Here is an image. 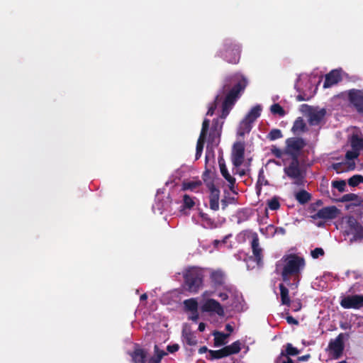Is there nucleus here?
<instances>
[{
  "instance_id": "0eeeda50",
  "label": "nucleus",
  "mask_w": 363,
  "mask_h": 363,
  "mask_svg": "<svg viewBox=\"0 0 363 363\" xmlns=\"http://www.w3.org/2000/svg\"><path fill=\"white\" fill-rule=\"evenodd\" d=\"M344 349V335L340 333L335 339L330 340L326 351L332 359H338L342 356Z\"/></svg>"
},
{
  "instance_id": "6e6d98bb",
  "label": "nucleus",
  "mask_w": 363,
  "mask_h": 363,
  "mask_svg": "<svg viewBox=\"0 0 363 363\" xmlns=\"http://www.w3.org/2000/svg\"><path fill=\"white\" fill-rule=\"evenodd\" d=\"M179 345L178 344L169 345L167 347V350L169 353L176 352L179 350Z\"/></svg>"
},
{
  "instance_id": "f3484780",
  "label": "nucleus",
  "mask_w": 363,
  "mask_h": 363,
  "mask_svg": "<svg viewBox=\"0 0 363 363\" xmlns=\"http://www.w3.org/2000/svg\"><path fill=\"white\" fill-rule=\"evenodd\" d=\"M210 279L215 287L223 286L225 290L231 291L230 286H225V276L222 271H213L210 274Z\"/></svg>"
},
{
  "instance_id": "5701e85b",
  "label": "nucleus",
  "mask_w": 363,
  "mask_h": 363,
  "mask_svg": "<svg viewBox=\"0 0 363 363\" xmlns=\"http://www.w3.org/2000/svg\"><path fill=\"white\" fill-rule=\"evenodd\" d=\"M154 352L155 354L147 359L146 363H160L162 359L167 354L166 352L160 350L157 345L154 346Z\"/></svg>"
},
{
  "instance_id": "6ab92c4d",
  "label": "nucleus",
  "mask_w": 363,
  "mask_h": 363,
  "mask_svg": "<svg viewBox=\"0 0 363 363\" xmlns=\"http://www.w3.org/2000/svg\"><path fill=\"white\" fill-rule=\"evenodd\" d=\"M326 113L324 108L317 111L313 110L308 113V123L311 125H318L323 119Z\"/></svg>"
},
{
  "instance_id": "bb28decb",
  "label": "nucleus",
  "mask_w": 363,
  "mask_h": 363,
  "mask_svg": "<svg viewBox=\"0 0 363 363\" xmlns=\"http://www.w3.org/2000/svg\"><path fill=\"white\" fill-rule=\"evenodd\" d=\"M214 335V346L220 347L224 345L226 343V339L228 337V334H225L221 332L215 331L213 333Z\"/></svg>"
},
{
  "instance_id": "680f3d73",
  "label": "nucleus",
  "mask_w": 363,
  "mask_h": 363,
  "mask_svg": "<svg viewBox=\"0 0 363 363\" xmlns=\"http://www.w3.org/2000/svg\"><path fill=\"white\" fill-rule=\"evenodd\" d=\"M218 296L220 298L221 301H225L228 298V295L225 292H219Z\"/></svg>"
},
{
  "instance_id": "1a4fd4ad",
  "label": "nucleus",
  "mask_w": 363,
  "mask_h": 363,
  "mask_svg": "<svg viewBox=\"0 0 363 363\" xmlns=\"http://www.w3.org/2000/svg\"><path fill=\"white\" fill-rule=\"evenodd\" d=\"M348 99L356 111L363 114V89H350L348 91Z\"/></svg>"
},
{
  "instance_id": "dca6fc26",
  "label": "nucleus",
  "mask_w": 363,
  "mask_h": 363,
  "mask_svg": "<svg viewBox=\"0 0 363 363\" xmlns=\"http://www.w3.org/2000/svg\"><path fill=\"white\" fill-rule=\"evenodd\" d=\"M252 239L251 242V247L252 250V254L255 257V260L257 262L258 266L262 264V249L259 246V240L258 235L255 233L252 235Z\"/></svg>"
},
{
  "instance_id": "412c9836",
  "label": "nucleus",
  "mask_w": 363,
  "mask_h": 363,
  "mask_svg": "<svg viewBox=\"0 0 363 363\" xmlns=\"http://www.w3.org/2000/svg\"><path fill=\"white\" fill-rule=\"evenodd\" d=\"M182 338L184 342L189 346H195L198 343L196 335L189 329L184 328L182 330Z\"/></svg>"
},
{
  "instance_id": "3c124183",
  "label": "nucleus",
  "mask_w": 363,
  "mask_h": 363,
  "mask_svg": "<svg viewBox=\"0 0 363 363\" xmlns=\"http://www.w3.org/2000/svg\"><path fill=\"white\" fill-rule=\"evenodd\" d=\"M359 153L357 150H349L345 154V158L348 160H352L358 157Z\"/></svg>"
},
{
  "instance_id": "4468645a",
  "label": "nucleus",
  "mask_w": 363,
  "mask_h": 363,
  "mask_svg": "<svg viewBox=\"0 0 363 363\" xmlns=\"http://www.w3.org/2000/svg\"><path fill=\"white\" fill-rule=\"evenodd\" d=\"M284 172L290 179L298 178L304 173L300 168L299 159H291L289 166L284 167Z\"/></svg>"
},
{
  "instance_id": "423d86ee",
  "label": "nucleus",
  "mask_w": 363,
  "mask_h": 363,
  "mask_svg": "<svg viewBox=\"0 0 363 363\" xmlns=\"http://www.w3.org/2000/svg\"><path fill=\"white\" fill-rule=\"evenodd\" d=\"M348 229L345 231L347 235H352L350 239V243L361 242L363 240V225H362L357 219L350 216L347 220Z\"/></svg>"
},
{
  "instance_id": "a878e982",
  "label": "nucleus",
  "mask_w": 363,
  "mask_h": 363,
  "mask_svg": "<svg viewBox=\"0 0 363 363\" xmlns=\"http://www.w3.org/2000/svg\"><path fill=\"white\" fill-rule=\"evenodd\" d=\"M307 130L306 125L302 118L298 117L294 123L291 130L294 134L304 133Z\"/></svg>"
},
{
  "instance_id": "e2e57ef3",
  "label": "nucleus",
  "mask_w": 363,
  "mask_h": 363,
  "mask_svg": "<svg viewBox=\"0 0 363 363\" xmlns=\"http://www.w3.org/2000/svg\"><path fill=\"white\" fill-rule=\"evenodd\" d=\"M221 206L223 210H225L227 208V206H228V201H227L226 199H223L221 200Z\"/></svg>"
},
{
  "instance_id": "0e129e2a",
  "label": "nucleus",
  "mask_w": 363,
  "mask_h": 363,
  "mask_svg": "<svg viewBox=\"0 0 363 363\" xmlns=\"http://www.w3.org/2000/svg\"><path fill=\"white\" fill-rule=\"evenodd\" d=\"M210 350H208L207 347L206 346H203V347H201L199 349V354H203L206 352H208Z\"/></svg>"
},
{
  "instance_id": "72a5a7b5",
  "label": "nucleus",
  "mask_w": 363,
  "mask_h": 363,
  "mask_svg": "<svg viewBox=\"0 0 363 363\" xmlns=\"http://www.w3.org/2000/svg\"><path fill=\"white\" fill-rule=\"evenodd\" d=\"M252 128V125L249 122L242 120L240 124L238 134L240 136H244L246 133H249Z\"/></svg>"
},
{
  "instance_id": "f03ea898",
  "label": "nucleus",
  "mask_w": 363,
  "mask_h": 363,
  "mask_svg": "<svg viewBox=\"0 0 363 363\" xmlns=\"http://www.w3.org/2000/svg\"><path fill=\"white\" fill-rule=\"evenodd\" d=\"M283 268L281 273L283 281L291 285V279L299 281V276L304 269L306 262L303 257L296 254H289L284 255L281 258Z\"/></svg>"
},
{
  "instance_id": "c03bdc74",
  "label": "nucleus",
  "mask_w": 363,
  "mask_h": 363,
  "mask_svg": "<svg viewBox=\"0 0 363 363\" xmlns=\"http://www.w3.org/2000/svg\"><path fill=\"white\" fill-rule=\"evenodd\" d=\"M220 94H221L220 93L216 96L214 101L208 107V111L206 113L208 116H213L214 114L215 110L216 109L218 103L220 100Z\"/></svg>"
},
{
  "instance_id": "09e8293b",
  "label": "nucleus",
  "mask_w": 363,
  "mask_h": 363,
  "mask_svg": "<svg viewBox=\"0 0 363 363\" xmlns=\"http://www.w3.org/2000/svg\"><path fill=\"white\" fill-rule=\"evenodd\" d=\"M325 254V252L323 248L321 247H316L314 250H311V255L313 259H317L320 256H323Z\"/></svg>"
},
{
  "instance_id": "4d7b16f0",
  "label": "nucleus",
  "mask_w": 363,
  "mask_h": 363,
  "mask_svg": "<svg viewBox=\"0 0 363 363\" xmlns=\"http://www.w3.org/2000/svg\"><path fill=\"white\" fill-rule=\"evenodd\" d=\"M286 320L289 324L295 325H298V321L291 315L286 316Z\"/></svg>"
},
{
  "instance_id": "f704fd0d",
  "label": "nucleus",
  "mask_w": 363,
  "mask_h": 363,
  "mask_svg": "<svg viewBox=\"0 0 363 363\" xmlns=\"http://www.w3.org/2000/svg\"><path fill=\"white\" fill-rule=\"evenodd\" d=\"M184 308L187 311L196 312L198 311V303L194 298L186 299L184 301Z\"/></svg>"
},
{
  "instance_id": "f257e3e1",
  "label": "nucleus",
  "mask_w": 363,
  "mask_h": 363,
  "mask_svg": "<svg viewBox=\"0 0 363 363\" xmlns=\"http://www.w3.org/2000/svg\"><path fill=\"white\" fill-rule=\"evenodd\" d=\"M247 84V79L242 75L235 74L225 78L220 94H224L225 91L228 93L222 104L220 119L223 121L227 117Z\"/></svg>"
},
{
  "instance_id": "69168bd1",
  "label": "nucleus",
  "mask_w": 363,
  "mask_h": 363,
  "mask_svg": "<svg viewBox=\"0 0 363 363\" xmlns=\"http://www.w3.org/2000/svg\"><path fill=\"white\" fill-rule=\"evenodd\" d=\"M205 328H206V324L204 323H200L199 325L198 330L200 332H203L205 330Z\"/></svg>"
},
{
  "instance_id": "7ed1b4c3",
  "label": "nucleus",
  "mask_w": 363,
  "mask_h": 363,
  "mask_svg": "<svg viewBox=\"0 0 363 363\" xmlns=\"http://www.w3.org/2000/svg\"><path fill=\"white\" fill-rule=\"evenodd\" d=\"M184 284L185 291L196 294L203 286V272L201 268L190 267L183 272Z\"/></svg>"
},
{
  "instance_id": "b1692460",
  "label": "nucleus",
  "mask_w": 363,
  "mask_h": 363,
  "mask_svg": "<svg viewBox=\"0 0 363 363\" xmlns=\"http://www.w3.org/2000/svg\"><path fill=\"white\" fill-rule=\"evenodd\" d=\"M295 199L301 205H304L311 199V194L304 189H301L295 194Z\"/></svg>"
},
{
  "instance_id": "5fc2aeb1",
  "label": "nucleus",
  "mask_w": 363,
  "mask_h": 363,
  "mask_svg": "<svg viewBox=\"0 0 363 363\" xmlns=\"http://www.w3.org/2000/svg\"><path fill=\"white\" fill-rule=\"evenodd\" d=\"M345 163L343 162H337V163H333L332 164V168L335 170L337 173L343 172L345 169L343 168V166H345Z\"/></svg>"
},
{
  "instance_id": "20e7f679",
  "label": "nucleus",
  "mask_w": 363,
  "mask_h": 363,
  "mask_svg": "<svg viewBox=\"0 0 363 363\" xmlns=\"http://www.w3.org/2000/svg\"><path fill=\"white\" fill-rule=\"evenodd\" d=\"M240 45L230 38L224 40L218 55L230 64H238L240 58Z\"/></svg>"
},
{
  "instance_id": "37998d69",
  "label": "nucleus",
  "mask_w": 363,
  "mask_h": 363,
  "mask_svg": "<svg viewBox=\"0 0 363 363\" xmlns=\"http://www.w3.org/2000/svg\"><path fill=\"white\" fill-rule=\"evenodd\" d=\"M195 205L194 199L188 194H184L183 196V207L185 208H191Z\"/></svg>"
},
{
  "instance_id": "473e14b6",
  "label": "nucleus",
  "mask_w": 363,
  "mask_h": 363,
  "mask_svg": "<svg viewBox=\"0 0 363 363\" xmlns=\"http://www.w3.org/2000/svg\"><path fill=\"white\" fill-rule=\"evenodd\" d=\"M340 202H347V201H356L355 203H354V206H359L361 203V200L359 198L358 195L350 193L343 195L341 199L339 200Z\"/></svg>"
},
{
  "instance_id": "864d4df0",
  "label": "nucleus",
  "mask_w": 363,
  "mask_h": 363,
  "mask_svg": "<svg viewBox=\"0 0 363 363\" xmlns=\"http://www.w3.org/2000/svg\"><path fill=\"white\" fill-rule=\"evenodd\" d=\"M202 179H203V182L206 184V186L207 187H208V183L214 184L213 181L212 179H211V178H210V172H209L208 170H206L203 173Z\"/></svg>"
},
{
  "instance_id": "ddd939ff",
  "label": "nucleus",
  "mask_w": 363,
  "mask_h": 363,
  "mask_svg": "<svg viewBox=\"0 0 363 363\" xmlns=\"http://www.w3.org/2000/svg\"><path fill=\"white\" fill-rule=\"evenodd\" d=\"M218 164H219L221 175L229 183L228 187H229L230 190L233 193L237 194V192L235 191V184L236 180L228 172V169L226 167L225 162L222 157L218 158Z\"/></svg>"
},
{
  "instance_id": "9d476101",
  "label": "nucleus",
  "mask_w": 363,
  "mask_h": 363,
  "mask_svg": "<svg viewBox=\"0 0 363 363\" xmlns=\"http://www.w3.org/2000/svg\"><path fill=\"white\" fill-rule=\"evenodd\" d=\"M245 157V146L243 143L238 142L233 145L232 150V163L235 167L242 165Z\"/></svg>"
},
{
  "instance_id": "a19ab883",
  "label": "nucleus",
  "mask_w": 363,
  "mask_h": 363,
  "mask_svg": "<svg viewBox=\"0 0 363 363\" xmlns=\"http://www.w3.org/2000/svg\"><path fill=\"white\" fill-rule=\"evenodd\" d=\"M271 112L274 115H279V116H284L286 112L283 107L279 104H274L270 107Z\"/></svg>"
},
{
  "instance_id": "a211bd4d",
  "label": "nucleus",
  "mask_w": 363,
  "mask_h": 363,
  "mask_svg": "<svg viewBox=\"0 0 363 363\" xmlns=\"http://www.w3.org/2000/svg\"><path fill=\"white\" fill-rule=\"evenodd\" d=\"M341 80L342 77L340 73L337 70L333 69L325 75L323 88L325 89L331 87L333 85L337 84Z\"/></svg>"
},
{
  "instance_id": "393cba45",
  "label": "nucleus",
  "mask_w": 363,
  "mask_h": 363,
  "mask_svg": "<svg viewBox=\"0 0 363 363\" xmlns=\"http://www.w3.org/2000/svg\"><path fill=\"white\" fill-rule=\"evenodd\" d=\"M279 288L280 290L281 304L289 306L291 304V300L289 295V289L284 285V284H279Z\"/></svg>"
},
{
  "instance_id": "8fccbe9b",
  "label": "nucleus",
  "mask_w": 363,
  "mask_h": 363,
  "mask_svg": "<svg viewBox=\"0 0 363 363\" xmlns=\"http://www.w3.org/2000/svg\"><path fill=\"white\" fill-rule=\"evenodd\" d=\"M271 152L278 159L281 158L284 154L283 151L275 145L272 146Z\"/></svg>"
},
{
  "instance_id": "052dcab7",
  "label": "nucleus",
  "mask_w": 363,
  "mask_h": 363,
  "mask_svg": "<svg viewBox=\"0 0 363 363\" xmlns=\"http://www.w3.org/2000/svg\"><path fill=\"white\" fill-rule=\"evenodd\" d=\"M293 311L296 312L301 310V303L300 302L294 303L292 306Z\"/></svg>"
},
{
  "instance_id": "a18cd8bd",
  "label": "nucleus",
  "mask_w": 363,
  "mask_h": 363,
  "mask_svg": "<svg viewBox=\"0 0 363 363\" xmlns=\"http://www.w3.org/2000/svg\"><path fill=\"white\" fill-rule=\"evenodd\" d=\"M210 125V120L205 118L202 123V128L200 133V136L207 138L208 131Z\"/></svg>"
},
{
  "instance_id": "2eb2a0df",
  "label": "nucleus",
  "mask_w": 363,
  "mask_h": 363,
  "mask_svg": "<svg viewBox=\"0 0 363 363\" xmlns=\"http://www.w3.org/2000/svg\"><path fill=\"white\" fill-rule=\"evenodd\" d=\"M338 211L339 210L334 206L324 207L320 209L312 218L313 219H333L337 217Z\"/></svg>"
},
{
  "instance_id": "6e6552de",
  "label": "nucleus",
  "mask_w": 363,
  "mask_h": 363,
  "mask_svg": "<svg viewBox=\"0 0 363 363\" xmlns=\"http://www.w3.org/2000/svg\"><path fill=\"white\" fill-rule=\"evenodd\" d=\"M340 304L345 309H360L363 308V295L354 294L342 296Z\"/></svg>"
},
{
  "instance_id": "f8f14e48",
  "label": "nucleus",
  "mask_w": 363,
  "mask_h": 363,
  "mask_svg": "<svg viewBox=\"0 0 363 363\" xmlns=\"http://www.w3.org/2000/svg\"><path fill=\"white\" fill-rule=\"evenodd\" d=\"M208 189L210 191V208L213 211H216L219 209L220 190L214 184L211 183L208 184Z\"/></svg>"
},
{
  "instance_id": "2f4dec72",
  "label": "nucleus",
  "mask_w": 363,
  "mask_h": 363,
  "mask_svg": "<svg viewBox=\"0 0 363 363\" xmlns=\"http://www.w3.org/2000/svg\"><path fill=\"white\" fill-rule=\"evenodd\" d=\"M268 184H269V182L267 179H265V177L264 174V170L262 168L259 171L258 179H257V184H256V189L257 191V194L260 193V191L262 190V185H268Z\"/></svg>"
},
{
  "instance_id": "bf43d9fd",
  "label": "nucleus",
  "mask_w": 363,
  "mask_h": 363,
  "mask_svg": "<svg viewBox=\"0 0 363 363\" xmlns=\"http://www.w3.org/2000/svg\"><path fill=\"white\" fill-rule=\"evenodd\" d=\"M245 120V121L247 122H249V123L252 124L256 121L255 119H254V118L250 116L249 113H247L246 115V116L245 117V118L243 119Z\"/></svg>"
},
{
  "instance_id": "e433bc0d",
  "label": "nucleus",
  "mask_w": 363,
  "mask_h": 363,
  "mask_svg": "<svg viewBox=\"0 0 363 363\" xmlns=\"http://www.w3.org/2000/svg\"><path fill=\"white\" fill-rule=\"evenodd\" d=\"M223 123L224 121H222L220 118H214L210 130L221 134Z\"/></svg>"
},
{
  "instance_id": "49530a36",
  "label": "nucleus",
  "mask_w": 363,
  "mask_h": 363,
  "mask_svg": "<svg viewBox=\"0 0 363 363\" xmlns=\"http://www.w3.org/2000/svg\"><path fill=\"white\" fill-rule=\"evenodd\" d=\"M332 186L336 188L340 192H343L345 191L346 183L344 180L333 181Z\"/></svg>"
},
{
  "instance_id": "39448f33",
  "label": "nucleus",
  "mask_w": 363,
  "mask_h": 363,
  "mask_svg": "<svg viewBox=\"0 0 363 363\" xmlns=\"http://www.w3.org/2000/svg\"><path fill=\"white\" fill-rule=\"evenodd\" d=\"M306 145L302 138L292 137L286 140L284 153L289 155L291 159H299L301 150Z\"/></svg>"
},
{
  "instance_id": "de8ad7c7",
  "label": "nucleus",
  "mask_w": 363,
  "mask_h": 363,
  "mask_svg": "<svg viewBox=\"0 0 363 363\" xmlns=\"http://www.w3.org/2000/svg\"><path fill=\"white\" fill-rule=\"evenodd\" d=\"M262 111V106L260 105H256L254 106L248 113L250 116H252L254 119H257L258 117H259L261 114Z\"/></svg>"
},
{
  "instance_id": "9b49d317",
  "label": "nucleus",
  "mask_w": 363,
  "mask_h": 363,
  "mask_svg": "<svg viewBox=\"0 0 363 363\" xmlns=\"http://www.w3.org/2000/svg\"><path fill=\"white\" fill-rule=\"evenodd\" d=\"M201 311L207 313H215L219 316L225 315L224 309L220 303L213 298L207 299L201 306Z\"/></svg>"
},
{
  "instance_id": "c85d7f7f",
  "label": "nucleus",
  "mask_w": 363,
  "mask_h": 363,
  "mask_svg": "<svg viewBox=\"0 0 363 363\" xmlns=\"http://www.w3.org/2000/svg\"><path fill=\"white\" fill-rule=\"evenodd\" d=\"M228 357L231 354H238L241 350V343L239 340L233 342L231 345L224 347Z\"/></svg>"
},
{
  "instance_id": "7c9ffc66",
  "label": "nucleus",
  "mask_w": 363,
  "mask_h": 363,
  "mask_svg": "<svg viewBox=\"0 0 363 363\" xmlns=\"http://www.w3.org/2000/svg\"><path fill=\"white\" fill-rule=\"evenodd\" d=\"M206 140V137L199 135L197 143H196V155H195L196 160H199L201 157Z\"/></svg>"
},
{
  "instance_id": "ea45409f",
  "label": "nucleus",
  "mask_w": 363,
  "mask_h": 363,
  "mask_svg": "<svg viewBox=\"0 0 363 363\" xmlns=\"http://www.w3.org/2000/svg\"><path fill=\"white\" fill-rule=\"evenodd\" d=\"M361 183H363V176L360 174H355L348 179V184L352 187L357 186Z\"/></svg>"
},
{
  "instance_id": "4c0bfd02",
  "label": "nucleus",
  "mask_w": 363,
  "mask_h": 363,
  "mask_svg": "<svg viewBox=\"0 0 363 363\" xmlns=\"http://www.w3.org/2000/svg\"><path fill=\"white\" fill-rule=\"evenodd\" d=\"M202 182L200 180L197 181H190L187 182H184L182 184L183 190H194L200 186H201Z\"/></svg>"
},
{
  "instance_id": "13d9d810",
  "label": "nucleus",
  "mask_w": 363,
  "mask_h": 363,
  "mask_svg": "<svg viewBox=\"0 0 363 363\" xmlns=\"http://www.w3.org/2000/svg\"><path fill=\"white\" fill-rule=\"evenodd\" d=\"M199 318V315L198 311H196V312H191V315L189 317V319L191 320L194 322H197Z\"/></svg>"
},
{
  "instance_id": "c9c22d12",
  "label": "nucleus",
  "mask_w": 363,
  "mask_h": 363,
  "mask_svg": "<svg viewBox=\"0 0 363 363\" xmlns=\"http://www.w3.org/2000/svg\"><path fill=\"white\" fill-rule=\"evenodd\" d=\"M299 354V350L296 348L293 347V345L291 343H287L286 345V351L285 353L284 352H281V356H296Z\"/></svg>"
},
{
  "instance_id": "774afa93",
  "label": "nucleus",
  "mask_w": 363,
  "mask_h": 363,
  "mask_svg": "<svg viewBox=\"0 0 363 363\" xmlns=\"http://www.w3.org/2000/svg\"><path fill=\"white\" fill-rule=\"evenodd\" d=\"M282 363H294V362L289 357H287L286 360L284 361Z\"/></svg>"
},
{
  "instance_id": "79ce46f5",
  "label": "nucleus",
  "mask_w": 363,
  "mask_h": 363,
  "mask_svg": "<svg viewBox=\"0 0 363 363\" xmlns=\"http://www.w3.org/2000/svg\"><path fill=\"white\" fill-rule=\"evenodd\" d=\"M267 206L272 211H277L280 208V203L277 196H274L272 199L267 201Z\"/></svg>"
},
{
  "instance_id": "c756f323",
  "label": "nucleus",
  "mask_w": 363,
  "mask_h": 363,
  "mask_svg": "<svg viewBox=\"0 0 363 363\" xmlns=\"http://www.w3.org/2000/svg\"><path fill=\"white\" fill-rule=\"evenodd\" d=\"M351 146L353 150L359 152L363 150V138H359L357 135H353L351 138Z\"/></svg>"
},
{
  "instance_id": "4be33fe9",
  "label": "nucleus",
  "mask_w": 363,
  "mask_h": 363,
  "mask_svg": "<svg viewBox=\"0 0 363 363\" xmlns=\"http://www.w3.org/2000/svg\"><path fill=\"white\" fill-rule=\"evenodd\" d=\"M220 133H215L210 130L207 138V150L209 148L213 149L214 147H216L220 143Z\"/></svg>"
},
{
  "instance_id": "aec40b11",
  "label": "nucleus",
  "mask_w": 363,
  "mask_h": 363,
  "mask_svg": "<svg viewBox=\"0 0 363 363\" xmlns=\"http://www.w3.org/2000/svg\"><path fill=\"white\" fill-rule=\"evenodd\" d=\"M147 354V352L146 350L140 347H136L134 351L130 354L133 363H146Z\"/></svg>"
},
{
  "instance_id": "58836bf2",
  "label": "nucleus",
  "mask_w": 363,
  "mask_h": 363,
  "mask_svg": "<svg viewBox=\"0 0 363 363\" xmlns=\"http://www.w3.org/2000/svg\"><path fill=\"white\" fill-rule=\"evenodd\" d=\"M283 137L282 132L281 130L277 128H274L270 130V132L267 134V138L271 141L281 138Z\"/></svg>"
},
{
  "instance_id": "338daca9",
  "label": "nucleus",
  "mask_w": 363,
  "mask_h": 363,
  "mask_svg": "<svg viewBox=\"0 0 363 363\" xmlns=\"http://www.w3.org/2000/svg\"><path fill=\"white\" fill-rule=\"evenodd\" d=\"M310 358V354H306L298 357L299 361H307Z\"/></svg>"
},
{
  "instance_id": "cd10ccee",
  "label": "nucleus",
  "mask_w": 363,
  "mask_h": 363,
  "mask_svg": "<svg viewBox=\"0 0 363 363\" xmlns=\"http://www.w3.org/2000/svg\"><path fill=\"white\" fill-rule=\"evenodd\" d=\"M208 354L209 356L207 357V359L210 360L219 359L228 357L225 347L218 350H209Z\"/></svg>"
},
{
  "instance_id": "603ef678",
  "label": "nucleus",
  "mask_w": 363,
  "mask_h": 363,
  "mask_svg": "<svg viewBox=\"0 0 363 363\" xmlns=\"http://www.w3.org/2000/svg\"><path fill=\"white\" fill-rule=\"evenodd\" d=\"M294 179V184L296 186H303L305 184V173L301 174L298 178H292Z\"/></svg>"
}]
</instances>
